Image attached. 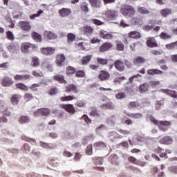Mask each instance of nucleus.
<instances>
[{
  "label": "nucleus",
  "mask_w": 177,
  "mask_h": 177,
  "mask_svg": "<svg viewBox=\"0 0 177 177\" xmlns=\"http://www.w3.org/2000/svg\"><path fill=\"white\" fill-rule=\"evenodd\" d=\"M110 73L109 71L105 70H102L100 71L98 75V79L100 81H109L110 80Z\"/></svg>",
  "instance_id": "nucleus-8"
},
{
  "label": "nucleus",
  "mask_w": 177,
  "mask_h": 177,
  "mask_svg": "<svg viewBox=\"0 0 177 177\" xmlns=\"http://www.w3.org/2000/svg\"><path fill=\"white\" fill-rule=\"evenodd\" d=\"M39 86V84H33L29 87V88L30 89V91H33V92H37Z\"/></svg>",
  "instance_id": "nucleus-63"
},
{
  "label": "nucleus",
  "mask_w": 177,
  "mask_h": 177,
  "mask_svg": "<svg viewBox=\"0 0 177 177\" xmlns=\"http://www.w3.org/2000/svg\"><path fill=\"white\" fill-rule=\"evenodd\" d=\"M44 38L46 39H49V40L57 39V35L49 30H46L44 32Z\"/></svg>",
  "instance_id": "nucleus-19"
},
{
  "label": "nucleus",
  "mask_w": 177,
  "mask_h": 177,
  "mask_svg": "<svg viewBox=\"0 0 177 177\" xmlns=\"http://www.w3.org/2000/svg\"><path fill=\"white\" fill-rule=\"evenodd\" d=\"M42 13H44V10H39V11H37V14H33L30 16V19L34 20V19H35L36 17H39V16H41V15H42Z\"/></svg>",
  "instance_id": "nucleus-56"
},
{
  "label": "nucleus",
  "mask_w": 177,
  "mask_h": 177,
  "mask_svg": "<svg viewBox=\"0 0 177 177\" xmlns=\"http://www.w3.org/2000/svg\"><path fill=\"white\" fill-rule=\"evenodd\" d=\"M0 111L4 113L5 115H7V117H10V115H12V112L9 111L8 107L3 105L0 106Z\"/></svg>",
  "instance_id": "nucleus-45"
},
{
  "label": "nucleus",
  "mask_w": 177,
  "mask_h": 177,
  "mask_svg": "<svg viewBox=\"0 0 177 177\" xmlns=\"http://www.w3.org/2000/svg\"><path fill=\"white\" fill-rule=\"evenodd\" d=\"M109 138L111 139V142H114L115 139H122L124 136L118 134L115 131H111L109 132Z\"/></svg>",
  "instance_id": "nucleus-23"
},
{
  "label": "nucleus",
  "mask_w": 177,
  "mask_h": 177,
  "mask_svg": "<svg viewBox=\"0 0 177 177\" xmlns=\"http://www.w3.org/2000/svg\"><path fill=\"white\" fill-rule=\"evenodd\" d=\"M18 27H20L22 31H26V32H29L31 31V24L28 21H21L18 23Z\"/></svg>",
  "instance_id": "nucleus-6"
},
{
  "label": "nucleus",
  "mask_w": 177,
  "mask_h": 177,
  "mask_svg": "<svg viewBox=\"0 0 177 177\" xmlns=\"http://www.w3.org/2000/svg\"><path fill=\"white\" fill-rule=\"evenodd\" d=\"M160 38L162 39H169L171 38V35L162 32L160 35Z\"/></svg>",
  "instance_id": "nucleus-64"
},
{
  "label": "nucleus",
  "mask_w": 177,
  "mask_h": 177,
  "mask_svg": "<svg viewBox=\"0 0 177 177\" xmlns=\"http://www.w3.org/2000/svg\"><path fill=\"white\" fill-rule=\"evenodd\" d=\"M140 93H145L149 91V84L147 83H144L141 84L139 87Z\"/></svg>",
  "instance_id": "nucleus-44"
},
{
  "label": "nucleus",
  "mask_w": 177,
  "mask_h": 177,
  "mask_svg": "<svg viewBox=\"0 0 177 177\" xmlns=\"http://www.w3.org/2000/svg\"><path fill=\"white\" fill-rule=\"evenodd\" d=\"M75 41V35L73 33H68L67 35V43L71 44Z\"/></svg>",
  "instance_id": "nucleus-50"
},
{
  "label": "nucleus",
  "mask_w": 177,
  "mask_h": 177,
  "mask_svg": "<svg viewBox=\"0 0 177 177\" xmlns=\"http://www.w3.org/2000/svg\"><path fill=\"white\" fill-rule=\"evenodd\" d=\"M6 38L9 39V41H15V35H13L12 31L8 30L6 32Z\"/></svg>",
  "instance_id": "nucleus-52"
},
{
  "label": "nucleus",
  "mask_w": 177,
  "mask_h": 177,
  "mask_svg": "<svg viewBox=\"0 0 177 177\" xmlns=\"http://www.w3.org/2000/svg\"><path fill=\"white\" fill-rule=\"evenodd\" d=\"M56 50V48L53 47H47L41 48V52L43 55H46V56H50V55H53Z\"/></svg>",
  "instance_id": "nucleus-15"
},
{
  "label": "nucleus",
  "mask_w": 177,
  "mask_h": 177,
  "mask_svg": "<svg viewBox=\"0 0 177 177\" xmlns=\"http://www.w3.org/2000/svg\"><path fill=\"white\" fill-rule=\"evenodd\" d=\"M15 86L17 89H19L20 91H24L25 92H27V91H28V86L23 83H17L15 84Z\"/></svg>",
  "instance_id": "nucleus-42"
},
{
  "label": "nucleus",
  "mask_w": 177,
  "mask_h": 177,
  "mask_svg": "<svg viewBox=\"0 0 177 177\" xmlns=\"http://www.w3.org/2000/svg\"><path fill=\"white\" fill-rule=\"evenodd\" d=\"M119 133H121L123 136V138H127V135H131V131H128V130H124L122 129H120L118 130Z\"/></svg>",
  "instance_id": "nucleus-55"
},
{
  "label": "nucleus",
  "mask_w": 177,
  "mask_h": 177,
  "mask_svg": "<svg viewBox=\"0 0 177 177\" xmlns=\"http://www.w3.org/2000/svg\"><path fill=\"white\" fill-rule=\"evenodd\" d=\"M90 117H96L97 118H99L100 117V112L96 108H92L91 111L89 113Z\"/></svg>",
  "instance_id": "nucleus-41"
},
{
  "label": "nucleus",
  "mask_w": 177,
  "mask_h": 177,
  "mask_svg": "<svg viewBox=\"0 0 177 177\" xmlns=\"http://www.w3.org/2000/svg\"><path fill=\"white\" fill-rule=\"evenodd\" d=\"M92 60V55H87L86 56L82 57V64L83 66H86L88 63Z\"/></svg>",
  "instance_id": "nucleus-34"
},
{
  "label": "nucleus",
  "mask_w": 177,
  "mask_h": 177,
  "mask_svg": "<svg viewBox=\"0 0 177 177\" xmlns=\"http://www.w3.org/2000/svg\"><path fill=\"white\" fill-rule=\"evenodd\" d=\"M111 48H113V44L110 42H105L99 47L98 52H100V53H104V52L110 50Z\"/></svg>",
  "instance_id": "nucleus-9"
},
{
  "label": "nucleus",
  "mask_w": 177,
  "mask_h": 177,
  "mask_svg": "<svg viewBox=\"0 0 177 177\" xmlns=\"http://www.w3.org/2000/svg\"><path fill=\"white\" fill-rule=\"evenodd\" d=\"M90 21L93 23V24H95V26H103V24H104V22L96 19H91Z\"/></svg>",
  "instance_id": "nucleus-54"
},
{
  "label": "nucleus",
  "mask_w": 177,
  "mask_h": 177,
  "mask_svg": "<svg viewBox=\"0 0 177 177\" xmlns=\"http://www.w3.org/2000/svg\"><path fill=\"white\" fill-rule=\"evenodd\" d=\"M113 66L120 73H122V71H125V65L124 63L121 59H117L114 62Z\"/></svg>",
  "instance_id": "nucleus-7"
},
{
  "label": "nucleus",
  "mask_w": 177,
  "mask_h": 177,
  "mask_svg": "<svg viewBox=\"0 0 177 177\" xmlns=\"http://www.w3.org/2000/svg\"><path fill=\"white\" fill-rule=\"evenodd\" d=\"M120 12L125 17H133L136 10L133 6L125 4L121 6Z\"/></svg>",
  "instance_id": "nucleus-1"
},
{
  "label": "nucleus",
  "mask_w": 177,
  "mask_h": 177,
  "mask_svg": "<svg viewBox=\"0 0 177 177\" xmlns=\"http://www.w3.org/2000/svg\"><path fill=\"white\" fill-rule=\"evenodd\" d=\"M160 15L163 17H167L169 15H172V9L171 8H164L160 10Z\"/></svg>",
  "instance_id": "nucleus-37"
},
{
  "label": "nucleus",
  "mask_w": 177,
  "mask_h": 177,
  "mask_svg": "<svg viewBox=\"0 0 177 177\" xmlns=\"http://www.w3.org/2000/svg\"><path fill=\"white\" fill-rule=\"evenodd\" d=\"M161 91L163 92V93H166V95L171 96V97H174V99H176L177 97V92L175 90L162 89Z\"/></svg>",
  "instance_id": "nucleus-24"
},
{
  "label": "nucleus",
  "mask_w": 177,
  "mask_h": 177,
  "mask_svg": "<svg viewBox=\"0 0 177 177\" xmlns=\"http://www.w3.org/2000/svg\"><path fill=\"white\" fill-rule=\"evenodd\" d=\"M124 113L127 117H130V118H133L134 120H138L139 118H142V115L140 113H132L129 112L124 111Z\"/></svg>",
  "instance_id": "nucleus-29"
},
{
  "label": "nucleus",
  "mask_w": 177,
  "mask_h": 177,
  "mask_svg": "<svg viewBox=\"0 0 177 177\" xmlns=\"http://www.w3.org/2000/svg\"><path fill=\"white\" fill-rule=\"evenodd\" d=\"M93 149V145H92V144L88 145L86 148V154L87 156H92Z\"/></svg>",
  "instance_id": "nucleus-53"
},
{
  "label": "nucleus",
  "mask_w": 177,
  "mask_h": 177,
  "mask_svg": "<svg viewBox=\"0 0 177 177\" xmlns=\"http://www.w3.org/2000/svg\"><path fill=\"white\" fill-rule=\"evenodd\" d=\"M30 121V117L27 115H21L18 119V122L19 124H28Z\"/></svg>",
  "instance_id": "nucleus-33"
},
{
  "label": "nucleus",
  "mask_w": 177,
  "mask_h": 177,
  "mask_svg": "<svg viewBox=\"0 0 177 177\" xmlns=\"http://www.w3.org/2000/svg\"><path fill=\"white\" fill-rule=\"evenodd\" d=\"M39 58L38 57H32V67H39Z\"/></svg>",
  "instance_id": "nucleus-48"
},
{
  "label": "nucleus",
  "mask_w": 177,
  "mask_h": 177,
  "mask_svg": "<svg viewBox=\"0 0 177 177\" xmlns=\"http://www.w3.org/2000/svg\"><path fill=\"white\" fill-rule=\"evenodd\" d=\"M176 47H177V41L170 43L166 45V49H169V50H170L171 49H174Z\"/></svg>",
  "instance_id": "nucleus-59"
},
{
  "label": "nucleus",
  "mask_w": 177,
  "mask_h": 177,
  "mask_svg": "<svg viewBox=\"0 0 177 177\" xmlns=\"http://www.w3.org/2000/svg\"><path fill=\"white\" fill-rule=\"evenodd\" d=\"M95 165H102L103 164V158L99 156H95L92 158Z\"/></svg>",
  "instance_id": "nucleus-47"
},
{
  "label": "nucleus",
  "mask_w": 177,
  "mask_h": 177,
  "mask_svg": "<svg viewBox=\"0 0 177 177\" xmlns=\"http://www.w3.org/2000/svg\"><path fill=\"white\" fill-rule=\"evenodd\" d=\"M35 117H49L50 115V109L48 108H41L39 109L34 113Z\"/></svg>",
  "instance_id": "nucleus-4"
},
{
  "label": "nucleus",
  "mask_w": 177,
  "mask_h": 177,
  "mask_svg": "<svg viewBox=\"0 0 177 177\" xmlns=\"http://www.w3.org/2000/svg\"><path fill=\"white\" fill-rule=\"evenodd\" d=\"M66 62V55L64 54H58L56 56L55 63L58 67H63Z\"/></svg>",
  "instance_id": "nucleus-10"
},
{
  "label": "nucleus",
  "mask_w": 177,
  "mask_h": 177,
  "mask_svg": "<svg viewBox=\"0 0 177 177\" xmlns=\"http://www.w3.org/2000/svg\"><path fill=\"white\" fill-rule=\"evenodd\" d=\"M99 35L100 37V38H102V39H113V38H114V36L113 35V34L111 33H109L107 32V31L104 30H101L99 32Z\"/></svg>",
  "instance_id": "nucleus-13"
},
{
  "label": "nucleus",
  "mask_w": 177,
  "mask_h": 177,
  "mask_svg": "<svg viewBox=\"0 0 177 177\" xmlns=\"http://www.w3.org/2000/svg\"><path fill=\"white\" fill-rule=\"evenodd\" d=\"M77 73V70L75 68L71 66H68L66 68V74L68 77H71L72 75H74Z\"/></svg>",
  "instance_id": "nucleus-25"
},
{
  "label": "nucleus",
  "mask_w": 177,
  "mask_h": 177,
  "mask_svg": "<svg viewBox=\"0 0 177 177\" xmlns=\"http://www.w3.org/2000/svg\"><path fill=\"white\" fill-rule=\"evenodd\" d=\"M7 48L12 53H17L20 50V46L17 42H12Z\"/></svg>",
  "instance_id": "nucleus-14"
},
{
  "label": "nucleus",
  "mask_w": 177,
  "mask_h": 177,
  "mask_svg": "<svg viewBox=\"0 0 177 177\" xmlns=\"http://www.w3.org/2000/svg\"><path fill=\"white\" fill-rule=\"evenodd\" d=\"M57 93H59V88L55 86H51L48 90V95H50V96H55V95H57Z\"/></svg>",
  "instance_id": "nucleus-40"
},
{
  "label": "nucleus",
  "mask_w": 177,
  "mask_h": 177,
  "mask_svg": "<svg viewBox=\"0 0 177 177\" xmlns=\"http://www.w3.org/2000/svg\"><path fill=\"white\" fill-rule=\"evenodd\" d=\"M21 99V95L19 94H13L10 97V102L13 106H17L19 101Z\"/></svg>",
  "instance_id": "nucleus-20"
},
{
  "label": "nucleus",
  "mask_w": 177,
  "mask_h": 177,
  "mask_svg": "<svg viewBox=\"0 0 177 177\" xmlns=\"http://www.w3.org/2000/svg\"><path fill=\"white\" fill-rule=\"evenodd\" d=\"M89 4L86 2H83L80 4V9L82 12L84 13H88L89 12V7H88Z\"/></svg>",
  "instance_id": "nucleus-43"
},
{
  "label": "nucleus",
  "mask_w": 177,
  "mask_h": 177,
  "mask_svg": "<svg viewBox=\"0 0 177 177\" xmlns=\"http://www.w3.org/2000/svg\"><path fill=\"white\" fill-rule=\"evenodd\" d=\"M169 172L177 174V165H171L168 168Z\"/></svg>",
  "instance_id": "nucleus-61"
},
{
  "label": "nucleus",
  "mask_w": 177,
  "mask_h": 177,
  "mask_svg": "<svg viewBox=\"0 0 177 177\" xmlns=\"http://www.w3.org/2000/svg\"><path fill=\"white\" fill-rule=\"evenodd\" d=\"M32 38L37 42H41L42 41V36L37 32H32L31 33Z\"/></svg>",
  "instance_id": "nucleus-39"
},
{
  "label": "nucleus",
  "mask_w": 177,
  "mask_h": 177,
  "mask_svg": "<svg viewBox=\"0 0 177 177\" xmlns=\"http://www.w3.org/2000/svg\"><path fill=\"white\" fill-rule=\"evenodd\" d=\"M105 16H106L108 19H115V17H118V11L115 10H108L105 12Z\"/></svg>",
  "instance_id": "nucleus-18"
},
{
  "label": "nucleus",
  "mask_w": 177,
  "mask_h": 177,
  "mask_svg": "<svg viewBox=\"0 0 177 177\" xmlns=\"http://www.w3.org/2000/svg\"><path fill=\"white\" fill-rule=\"evenodd\" d=\"M59 13L62 17H66V16L71 15V9L62 8L59 11Z\"/></svg>",
  "instance_id": "nucleus-27"
},
{
  "label": "nucleus",
  "mask_w": 177,
  "mask_h": 177,
  "mask_svg": "<svg viewBox=\"0 0 177 177\" xmlns=\"http://www.w3.org/2000/svg\"><path fill=\"white\" fill-rule=\"evenodd\" d=\"M2 86H11L13 85V80L9 76H6L1 80Z\"/></svg>",
  "instance_id": "nucleus-17"
},
{
  "label": "nucleus",
  "mask_w": 177,
  "mask_h": 177,
  "mask_svg": "<svg viewBox=\"0 0 177 177\" xmlns=\"http://www.w3.org/2000/svg\"><path fill=\"white\" fill-rule=\"evenodd\" d=\"M147 46L148 48H156V38L149 37L147 41Z\"/></svg>",
  "instance_id": "nucleus-35"
},
{
  "label": "nucleus",
  "mask_w": 177,
  "mask_h": 177,
  "mask_svg": "<svg viewBox=\"0 0 177 177\" xmlns=\"http://www.w3.org/2000/svg\"><path fill=\"white\" fill-rule=\"evenodd\" d=\"M60 107L67 113H69V114H75L77 113V110H75V107L73 104H62Z\"/></svg>",
  "instance_id": "nucleus-5"
},
{
  "label": "nucleus",
  "mask_w": 177,
  "mask_h": 177,
  "mask_svg": "<svg viewBox=\"0 0 177 177\" xmlns=\"http://www.w3.org/2000/svg\"><path fill=\"white\" fill-rule=\"evenodd\" d=\"M82 28L84 35H91V34L93 33V28L90 26H85Z\"/></svg>",
  "instance_id": "nucleus-28"
},
{
  "label": "nucleus",
  "mask_w": 177,
  "mask_h": 177,
  "mask_svg": "<svg viewBox=\"0 0 177 177\" xmlns=\"http://www.w3.org/2000/svg\"><path fill=\"white\" fill-rule=\"evenodd\" d=\"M75 99H77V97L75 96L74 95H66V96L61 97L59 98L61 102H71L73 100H75Z\"/></svg>",
  "instance_id": "nucleus-32"
},
{
  "label": "nucleus",
  "mask_w": 177,
  "mask_h": 177,
  "mask_svg": "<svg viewBox=\"0 0 177 177\" xmlns=\"http://www.w3.org/2000/svg\"><path fill=\"white\" fill-rule=\"evenodd\" d=\"M95 149H106L107 147V144L103 141H98L93 144Z\"/></svg>",
  "instance_id": "nucleus-36"
},
{
  "label": "nucleus",
  "mask_w": 177,
  "mask_h": 177,
  "mask_svg": "<svg viewBox=\"0 0 177 177\" xmlns=\"http://www.w3.org/2000/svg\"><path fill=\"white\" fill-rule=\"evenodd\" d=\"M30 75L29 74L24 75H15L14 76V80L15 81H27V80H30Z\"/></svg>",
  "instance_id": "nucleus-21"
},
{
  "label": "nucleus",
  "mask_w": 177,
  "mask_h": 177,
  "mask_svg": "<svg viewBox=\"0 0 177 177\" xmlns=\"http://www.w3.org/2000/svg\"><path fill=\"white\" fill-rule=\"evenodd\" d=\"M124 49V46L122 41H116V50H119V52H122Z\"/></svg>",
  "instance_id": "nucleus-49"
},
{
  "label": "nucleus",
  "mask_w": 177,
  "mask_h": 177,
  "mask_svg": "<svg viewBox=\"0 0 177 177\" xmlns=\"http://www.w3.org/2000/svg\"><path fill=\"white\" fill-rule=\"evenodd\" d=\"M127 38L130 39H140L142 38V33L138 30H133L127 34Z\"/></svg>",
  "instance_id": "nucleus-12"
},
{
  "label": "nucleus",
  "mask_w": 177,
  "mask_h": 177,
  "mask_svg": "<svg viewBox=\"0 0 177 177\" xmlns=\"http://www.w3.org/2000/svg\"><path fill=\"white\" fill-rule=\"evenodd\" d=\"M88 2L93 8H100L102 5L100 0H88Z\"/></svg>",
  "instance_id": "nucleus-38"
},
{
  "label": "nucleus",
  "mask_w": 177,
  "mask_h": 177,
  "mask_svg": "<svg viewBox=\"0 0 177 177\" xmlns=\"http://www.w3.org/2000/svg\"><path fill=\"white\" fill-rule=\"evenodd\" d=\"M156 125L158 126V128L160 129V131H162L163 132H167V131H168V129L171 127V121L156 120Z\"/></svg>",
  "instance_id": "nucleus-2"
},
{
  "label": "nucleus",
  "mask_w": 177,
  "mask_h": 177,
  "mask_svg": "<svg viewBox=\"0 0 177 177\" xmlns=\"http://www.w3.org/2000/svg\"><path fill=\"white\" fill-rule=\"evenodd\" d=\"M142 21V20L140 17H134L131 19L130 23H131L132 24L136 25V24H140Z\"/></svg>",
  "instance_id": "nucleus-51"
},
{
  "label": "nucleus",
  "mask_w": 177,
  "mask_h": 177,
  "mask_svg": "<svg viewBox=\"0 0 177 177\" xmlns=\"http://www.w3.org/2000/svg\"><path fill=\"white\" fill-rule=\"evenodd\" d=\"M109 161L113 165H118V156L116 154H111L109 158Z\"/></svg>",
  "instance_id": "nucleus-30"
},
{
  "label": "nucleus",
  "mask_w": 177,
  "mask_h": 177,
  "mask_svg": "<svg viewBox=\"0 0 177 177\" xmlns=\"http://www.w3.org/2000/svg\"><path fill=\"white\" fill-rule=\"evenodd\" d=\"M127 107L128 109H138V110L142 109V105H140V104H139L138 102H130L128 104H127Z\"/></svg>",
  "instance_id": "nucleus-31"
},
{
  "label": "nucleus",
  "mask_w": 177,
  "mask_h": 177,
  "mask_svg": "<svg viewBox=\"0 0 177 177\" xmlns=\"http://www.w3.org/2000/svg\"><path fill=\"white\" fill-rule=\"evenodd\" d=\"M75 77H77V78H84V77H85V71H76Z\"/></svg>",
  "instance_id": "nucleus-58"
},
{
  "label": "nucleus",
  "mask_w": 177,
  "mask_h": 177,
  "mask_svg": "<svg viewBox=\"0 0 177 177\" xmlns=\"http://www.w3.org/2000/svg\"><path fill=\"white\" fill-rule=\"evenodd\" d=\"M97 62L100 66H107L109 64V62H113V59H109L107 58H102V57H97L96 59Z\"/></svg>",
  "instance_id": "nucleus-26"
},
{
  "label": "nucleus",
  "mask_w": 177,
  "mask_h": 177,
  "mask_svg": "<svg viewBox=\"0 0 177 177\" xmlns=\"http://www.w3.org/2000/svg\"><path fill=\"white\" fill-rule=\"evenodd\" d=\"M138 10L141 15H147V13H149V10L146 9L145 7H138Z\"/></svg>",
  "instance_id": "nucleus-60"
},
{
  "label": "nucleus",
  "mask_w": 177,
  "mask_h": 177,
  "mask_svg": "<svg viewBox=\"0 0 177 177\" xmlns=\"http://www.w3.org/2000/svg\"><path fill=\"white\" fill-rule=\"evenodd\" d=\"M35 48H37L35 44H32L29 42H25L21 44V50L22 53H30V52H32Z\"/></svg>",
  "instance_id": "nucleus-3"
},
{
  "label": "nucleus",
  "mask_w": 177,
  "mask_h": 177,
  "mask_svg": "<svg viewBox=\"0 0 177 177\" xmlns=\"http://www.w3.org/2000/svg\"><path fill=\"white\" fill-rule=\"evenodd\" d=\"M32 99H34V95H32V94L30 93H25L24 100H26V102H30V100H32Z\"/></svg>",
  "instance_id": "nucleus-57"
},
{
  "label": "nucleus",
  "mask_w": 177,
  "mask_h": 177,
  "mask_svg": "<svg viewBox=\"0 0 177 177\" xmlns=\"http://www.w3.org/2000/svg\"><path fill=\"white\" fill-rule=\"evenodd\" d=\"M54 81H57L59 84H67V80H66L64 75H55L53 77Z\"/></svg>",
  "instance_id": "nucleus-22"
},
{
  "label": "nucleus",
  "mask_w": 177,
  "mask_h": 177,
  "mask_svg": "<svg viewBox=\"0 0 177 177\" xmlns=\"http://www.w3.org/2000/svg\"><path fill=\"white\" fill-rule=\"evenodd\" d=\"M159 142L162 145H172V143H174V139H172L171 138V136H166L163 137L162 138H160Z\"/></svg>",
  "instance_id": "nucleus-16"
},
{
  "label": "nucleus",
  "mask_w": 177,
  "mask_h": 177,
  "mask_svg": "<svg viewBox=\"0 0 177 177\" xmlns=\"http://www.w3.org/2000/svg\"><path fill=\"white\" fill-rule=\"evenodd\" d=\"M65 92L66 93H78L80 90L78 89V86H75L74 84H71L65 86Z\"/></svg>",
  "instance_id": "nucleus-11"
},
{
  "label": "nucleus",
  "mask_w": 177,
  "mask_h": 177,
  "mask_svg": "<svg viewBox=\"0 0 177 177\" xmlns=\"http://www.w3.org/2000/svg\"><path fill=\"white\" fill-rule=\"evenodd\" d=\"M145 62H146V59L142 57H137L133 59V64H136V66H138V64H142Z\"/></svg>",
  "instance_id": "nucleus-46"
},
{
  "label": "nucleus",
  "mask_w": 177,
  "mask_h": 177,
  "mask_svg": "<svg viewBox=\"0 0 177 177\" xmlns=\"http://www.w3.org/2000/svg\"><path fill=\"white\" fill-rule=\"evenodd\" d=\"M75 106H77V107H79L80 109L85 107L86 104L85 102L82 100H79L76 103H75Z\"/></svg>",
  "instance_id": "nucleus-62"
}]
</instances>
